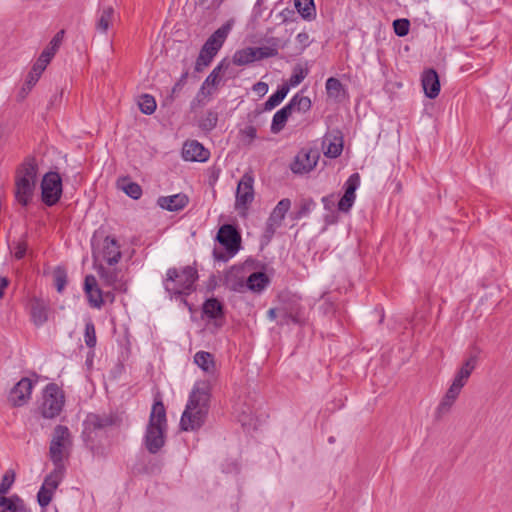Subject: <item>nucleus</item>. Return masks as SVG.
I'll use <instances>...</instances> for the list:
<instances>
[{
	"instance_id": "nucleus-1",
	"label": "nucleus",
	"mask_w": 512,
	"mask_h": 512,
	"mask_svg": "<svg viewBox=\"0 0 512 512\" xmlns=\"http://www.w3.org/2000/svg\"><path fill=\"white\" fill-rule=\"evenodd\" d=\"M210 393L209 381H198L194 384L180 419L182 430L195 431L202 427L209 411Z\"/></svg>"
},
{
	"instance_id": "nucleus-2",
	"label": "nucleus",
	"mask_w": 512,
	"mask_h": 512,
	"mask_svg": "<svg viewBox=\"0 0 512 512\" xmlns=\"http://www.w3.org/2000/svg\"><path fill=\"white\" fill-rule=\"evenodd\" d=\"M198 279L197 270L191 266L183 268H169L166 277L163 280L165 291L170 298L179 299L184 305L188 306L185 296L189 295Z\"/></svg>"
},
{
	"instance_id": "nucleus-3",
	"label": "nucleus",
	"mask_w": 512,
	"mask_h": 512,
	"mask_svg": "<svg viewBox=\"0 0 512 512\" xmlns=\"http://www.w3.org/2000/svg\"><path fill=\"white\" fill-rule=\"evenodd\" d=\"M166 428V410L163 403L157 401L152 406L144 436L145 447L151 454H156L164 446Z\"/></svg>"
},
{
	"instance_id": "nucleus-4",
	"label": "nucleus",
	"mask_w": 512,
	"mask_h": 512,
	"mask_svg": "<svg viewBox=\"0 0 512 512\" xmlns=\"http://www.w3.org/2000/svg\"><path fill=\"white\" fill-rule=\"evenodd\" d=\"M233 21H227L217 30H215L203 44L200 53L196 59L195 71L201 72L209 66L225 43L229 33L232 30Z\"/></svg>"
},
{
	"instance_id": "nucleus-5",
	"label": "nucleus",
	"mask_w": 512,
	"mask_h": 512,
	"mask_svg": "<svg viewBox=\"0 0 512 512\" xmlns=\"http://www.w3.org/2000/svg\"><path fill=\"white\" fill-rule=\"evenodd\" d=\"M312 101L309 97L304 96L302 91L296 93L289 102L279 109L272 118L271 132L279 133L286 125L288 118L294 113H307L311 110Z\"/></svg>"
},
{
	"instance_id": "nucleus-6",
	"label": "nucleus",
	"mask_w": 512,
	"mask_h": 512,
	"mask_svg": "<svg viewBox=\"0 0 512 512\" xmlns=\"http://www.w3.org/2000/svg\"><path fill=\"white\" fill-rule=\"evenodd\" d=\"M64 37V30H61L55 34V36L49 42V45L42 51L38 60L33 65L31 71L28 73L25 86L28 90L38 82L41 74L46 69L54 54L60 47Z\"/></svg>"
},
{
	"instance_id": "nucleus-7",
	"label": "nucleus",
	"mask_w": 512,
	"mask_h": 512,
	"mask_svg": "<svg viewBox=\"0 0 512 512\" xmlns=\"http://www.w3.org/2000/svg\"><path fill=\"white\" fill-rule=\"evenodd\" d=\"M71 445L72 438L68 427L57 425L49 446V456L54 466H64L63 461L68 456Z\"/></svg>"
},
{
	"instance_id": "nucleus-8",
	"label": "nucleus",
	"mask_w": 512,
	"mask_h": 512,
	"mask_svg": "<svg viewBox=\"0 0 512 512\" xmlns=\"http://www.w3.org/2000/svg\"><path fill=\"white\" fill-rule=\"evenodd\" d=\"M64 404L63 390L55 383L47 384L43 390L42 403L39 407L41 415L46 419H53L61 413Z\"/></svg>"
},
{
	"instance_id": "nucleus-9",
	"label": "nucleus",
	"mask_w": 512,
	"mask_h": 512,
	"mask_svg": "<svg viewBox=\"0 0 512 512\" xmlns=\"http://www.w3.org/2000/svg\"><path fill=\"white\" fill-rule=\"evenodd\" d=\"M91 243L95 262L103 260L108 265L113 266L120 261L122 253L120 245L114 237L106 236L100 241L95 234Z\"/></svg>"
},
{
	"instance_id": "nucleus-10",
	"label": "nucleus",
	"mask_w": 512,
	"mask_h": 512,
	"mask_svg": "<svg viewBox=\"0 0 512 512\" xmlns=\"http://www.w3.org/2000/svg\"><path fill=\"white\" fill-rule=\"evenodd\" d=\"M115 423L116 418L111 414H88L83 422V440L88 446L92 447L99 433L105 432L107 428L115 425Z\"/></svg>"
},
{
	"instance_id": "nucleus-11",
	"label": "nucleus",
	"mask_w": 512,
	"mask_h": 512,
	"mask_svg": "<svg viewBox=\"0 0 512 512\" xmlns=\"http://www.w3.org/2000/svg\"><path fill=\"white\" fill-rule=\"evenodd\" d=\"M218 242L226 249L228 256L223 252L214 249L213 255L215 259L220 261H227L233 257L240 249L241 237L238 231L230 224H225L220 227L217 234Z\"/></svg>"
},
{
	"instance_id": "nucleus-12",
	"label": "nucleus",
	"mask_w": 512,
	"mask_h": 512,
	"mask_svg": "<svg viewBox=\"0 0 512 512\" xmlns=\"http://www.w3.org/2000/svg\"><path fill=\"white\" fill-rule=\"evenodd\" d=\"M42 200L48 206L56 204L62 195V179L57 172L50 171L41 182Z\"/></svg>"
},
{
	"instance_id": "nucleus-13",
	"label": "nucleus",
	"mask_w": 512,
	"mask_h": 512,
	"mask_svg": "<svg viewBox=\"0 0 512 512\" xmlns=\"http://www.w3.org/2000/svg\"><path fill=\"white\" fill-rule=\"evenodd\" d=\"M477 365V356L471 355L466 359L455 373L454 379L450 384V406L459 396L462 388L466 385L469 377Z\"/></svg>"
},
{
	"instance_id": "nucleus-14",
	"label": "nucleus",
	"mask_w": 512,
	"mask_h": 512,
	"mask_svg": "<svg viewBox=\"0 0 512 512\" xmlns=\"http://www.w3.org/2000/svg\"><path fill=\"white\" fill-rule=\"evenodd\" d=\"M320 159V153L316 148H303L295 156L290 165L294 174H307L311 172Z\"/></svg>"
},
{
	"instance_id": "nucleus-15",
	"label": "nucleus",
	"mask_w": 512,
	"mask_h": 512,
	"mask_svg": "<svg viewBox=\"0 0 512 512\" xmlns=\"http://www.w3.org/2000/svg\"><path fill=\"white\" fill-rule=\"evenodd\" d=\"M253 183L254 178L250 174L246 173L241 177L236 190V209L246 210L254 200Z\"/></svg>"
},
{
	"instance_id": "nucleus-16",
	"label": "nucleus",
	"mask_w": 512,
	"mask_h": 512,
	"mask_svg": "<svg viewBox=\"0 0 512 512\" xmlns=\"http://www.w3.org/2000/svg\"><path fill=\"white\" fill-rule=\"evenodd\" d=\"M34 383L31 379L24 377L11 389L9 402L14 407L25 405L31 398Z\"/></svg>"
},
{
	"instance_id": "nucleus-17",
	"label": "nucleus",
	"mask_w": 512,
	"mask_h": 512,
	"mask_svg": "<svg viewBox=\"0 0 512 512\" xmlns=\"http://www.w3.org/2000/svg\"><path fill=\"white\" fill-rule=\"evenodd\" d=\"M116 21V13L111 4L100 3L95 16V28L100 34H107Z\"/></svg>"
},
{
	"instance_id": "nucleus-18",
	"label": "nucleus",
	"mask_w": 512,
	"mask_h": 512,
	"mask_svg": "<svg viewBox=\"0 0 512 512\" xmlns=\"http://www.w3.org/2000/svg\"><path fill=\"white\" fill-rule=\"evenodd\" d=\"M360 186V176L358 173H353L344 184V195L338 202V210L341 212H349L356 199V190Z\"/></svg>"
},
{
	"instance_id": "nucleus-19",
	"label": "nucleus",
	"mask_w": 512,
	"mask_h": 512,
	"mask_svg": "<svg viewBox=\"0 0 512 512\" xmlns=\"http://www.w3.org/2000/svg\"><path fill=\"white\" fill-rule=\"evenodd\" d=\"M224 285L233 292L244 293L246 286V274L244 269L241 267H232L229 269L224 276Z\"/></svg>"
},
{
	"instance_id": "nucleus-20",
	"label": "nucleus",
	"mask_w": 512,
	"mask_h": 512,
	"mask_svg": "<svg viewBox=\"0 0 512 512\" xmlns=\"http://www.w3.org/2000/svg\"><path fill=\"white\" fill-rule=\"evenodd\" d=\"M182 156L186 161L205 162L209 159L210 152L200 142L192 140L184 144Z\"/></svg>"
},
{
	"instance_id": "nucleus-21",
	"label": "nucleus",
	"mask_w": 512,
	"mask_h": 512,
	"mask_svg": "<svg viewBox=\"0 0 512 512\" xmlns=\"http://www.w3.org/2000/svg\"><path fill=\"white\" fill-rule=\"evenodd\" d=\"M49 301L34 297L30 300V316L36 326H42L48 320Z\"/></svg>"
},
{
	"instance_id": "nucleus-22",
	"label": "nucleus",
	"mask_w": 512,
	"mask_h": 512,
	"mask_svg": "<svg viewBox=\"0 0 512 512\" xmlns=\"http://www.w3.org/2000/svg\"><path fill=\"white\" fill-rule=\"evenodd\" d=\"M97 272L106 286L114 290L126 291L125 283L121 280L116 268H105L100 264L97 266Z\"/></svg>"
},
{
	"instance_id": "nucleus-23",
	"label": "nucleus",
	"mask_w": 512,
	"mask_h": 512,
	"mask_svg": "<svg viewBox=\"0 0 512 512\" xmlns=\"http://www.w3.org/2000/svg\"><path fill=\"white\" fill-rule=\"evenodd\" d=\"M84 290L91 307L100 309L104 303L103 294L97 287L96 279L93 275H87L84 282Z\"/></svg>"
},
{
	"instance_id": "nucleus-24",
	"label": "nucleus",
	"mask_w": 512,
	"mask_h": 512,
	"mask_svg": "<svg viewBox=\"0 0 512 512\" xmlns=\"http://www.w3.org/2000/svg\"><path fill=\"white\" fill-rule=\"evenodd\" d=\"M422 87L425 95L430 98H436L440 91V82L435 70L429 69L422 74Z\"/></svg>"
},
{
	"instance_id": "nucleus-25",
	"label": "nucleus",
	"mask_w": 512,
	"mask_h": 512,
	"mask_svg": "<svg viewBox=\"0 0 512 512\" xmlns=\"http://www.w3.org/2000/svg\"><path fill=\"white\" fill-rule=\"evenodd\" d=\"M157 204L168 211L182 210L188 204V197L185 194L178 193L170 196H162L157 200Z\"/></svg>"
},
{
	"instance_id": "nucleus-26",
	"label": "nucleus",
	"mask_w": 512,
	"mask_h": 512,
	"mask_svg": "<svg viewBox=\"0 0 512 512\" xmlns=\"http://www.w3.org/2000/svg\"><path fill=\"white\" fill-rule=\"evenodd\" d=\"M38 165L33 157H28L24 160L17 170L16 179L27 180L36 184Z\"/></svg>"
},
{
	"instance_id": "nucleus-27",
	"label": "nucleus",
	"mask_w": 512,
	"mask_h": 512,
	"mask_svg": "<svg viewBox=\"0 0 512 512\" xmlns=\"http://www.w3.org/2000/svg\"><path fill=\"white\" fill-rule=\"evenodd\" d=\"M35 185L32 182H28L27 180H18L15 181V197L16 200L22 205L27 206L30 202L33 192L35 189Z\"/></svg>"
},
{
	"instance_id": "nucleus-28",
	"label": "nucleus",
	"mask_w": 512,
	"mask_h": 512,
	"mask_svg": "<svg viewBox=\"0 0 512 512\" xmlns=\"http://www.w3.org/2000/svg\"><path fill=\"white\" fill-rule=\"evenodd\" d=\"M0 512H31L18 495L0 496Z\"/></svg>"
},
{
	"instance_id": "nucleus-29",
	"label": "nucleus",
	"mask_w": 512,
	"mask_h": 512,
	"mask_svg": "<svg viewBox=\"0 0 512 512\" xmlns=\"http://www.w3.org/2000/svg\"><path fill=\"white\" fill-rule=\"evenodd\" d=\"M270 280L263 272H254L246 276L245 291L249 290L254 293H261L268 286Z\"/></svg>"
},
{
	"instance_id": "nucleus-30",
	"label": "nucleus",
	"mask_w": 512,
	"mask_h": 512,
	"mask_svg": "<svg viewBox=\"0 0 512 512\" xmlns=\"http://www.w3.org/2000/svg\"><path fill=\"white\" fill-rule=\"evenodd\" d=\"M194 363L208 375H214L216 372L214 357L209 352L198 351L195 353Z\"/></svg>"
},
{
	"instance_id": "nucleus-31",
	"label": "nucleus",
	"mask_w": 512,
	"mask_h": 512,
	"mask_svg": "<svg viewBox=\"0 0 512 512\" xmlns=\"http://www.w3.org/2000/svg\"><path fill=\"white\" fill-rule=\"evenodd\" d=\"M326 92L329 98L335 101H342L346 96V89L341 81L337 78L330 77L326 80Z\"/></svg>"
},
{
	"instance_id": "nucleus-32",
	"label": "nucleus",
	"mask_w": 512,
	"mask_h": 512,
	"mask_svg": "<svg viewBox=\"0 0 512 512\" xmlns=\"http://www.w3.org/2000/svg\"><path fill=\"white\" fill-rule=\"evenodd\" d=\"M324 155L329 158H337L343 150L342 138L325 136L323 139Z\"/></svg>"
},
{
	"instance_id": "nucleus-33",
	"label": "nucleus",
	"mask_w": 512,
	"mask_h": 512,
	"mask_svg": "<svg viewBox=\"0 0 512 512\" xmlns=\"http://www.w3.org/2000/svg\"><path fill=\"white\" fill-rule=\"evenodd\" d=\"M228 67V64L225 63V60H222L212 71L211 73L206 77L204 82L201 85L199 94H205L210 95L211 92L208 90L205 92L206 87L208 86H217L220 82V73L223 69H226Z\"/></svg>"
},
{
	"instance_id": "nucleus-34",
	"label": "nucleus",
	"mask_w": 512,
	"mask_h": 512,
	"mask_svg": "<svg viewBox=\"0 0 512 512\" xmlns=\"http://www.w3.org/2000/svg\"><path fill=\"white\" fill-rule=\"evenodd\" d=\"M290 90V85L282 84L278 87L277 91L269 96L267 101L264 103V109L266 111H271L275 107H277L287 96Z\"/></svg>"
},
{
	"instance_id": "nucleus-35",
	"label": "nucleus",
	"mask_w": 512,
	"mask_h": 512,
	"mask_svg": "<svg viewBox=\"0 0 512 512\" xmlns=\"http://www.w3.org/2000/svg\"><path fill=\"white\" fill-rule=\"evenodd\" d=\"M117 186L127 196L131 197L134 200H137L142 196L141 186L136 182L130 181L128 178L119 179L117 182Z\"/></svg>"
},
{
	"instance_id": "nucleus-36",
	"label": "nucleus",
	"mask_w": 512,
	"mask_h": 512,
	"mask_svg": "<svg viewBox=\"0 0 512 512\" xmlns=\"http://www.w3.org/2000/svg\"><path fill=\"white\" fill-rule=\"evenodd\" d=\"M64 471V466H55L54 470L48 476H46L41 487L53 493L60 484Z\"/></svg>"
},
{
	"instance_id": "nucleus-37",
	"label": "nucleus",
	"mask_w": 512,
	"mask_h": 512,
	"mask_svg": "<svg viewBox=\"0 0 512 512\" xmlns=\"http://www.w3.org/2000/svg\"><path fill=\"white\" fill-rule=\"evenodd\" d=\"M203 314L210 319H217L223 316V305L216 298L207 299L203 304Z\"/></svg>"
},
{
	"instance_id": "nucleus-38",
	"label": "nucleus",
	"mask_w": 512,
	"mask_h": 512,
	"mask_svg": "<svg viewBox=\"0 0 512 512\" xmlns=\"http://www.w3.org/2000/svg\"><path fill=\"white\" fill-rule=\"evenodd\" d=\"M255 55L253 47H246L244 49L237 50L234 53L232 60L235 65L244 66L257 61Z\"/></svg>"
},
{
	"instance_id": "nucleus-39",
	"label": "nucleus",
	"mask_w": 512,
	"mask_h": 512,
	"mask_svg": "<svg viewBox=\"0 0 512 512\" xmlns=\"http://www.w3.org/2000/svg\"><path fill=\"white\" fill-rule=\"evenodd\" d=\"M295 7L299 14L307 20L316 16L314 0H294Z\"/></svg>"
},
{
	"instance_id": "nucleus-40",
	"label": "nucleus",
	"mask_w": 512,
	"mask_h": 512,
	"mask_svg": "<svg viewBox=\"0 0 512 512\" xmlns=\"http://www.w3.org/2000/svg\"><path fill=\"white\" fill-rule=\"evenodd\" d=\"M290 207L291 201L288 198L280 200L271 212L269 218H271L272 222L277 221L282 224V221L284 220L285 215L289 211Z\"/></svg>"
},
{
	"instance_id": "nucleus-41",
	"label": "nucleus",
	"mask_w": 512,
	"mask_h": 512,
	"mask_svg": "<svg viewBox=\"0 0 512 512\" xmlns=\"http://www.w3.org/2000/svg\"><path fill=\"white\" fill-rule=\"evenodd\" d=\"M316 202L312 198H304L299 202L298 210L294 214V219L300 220L308 217L315 209Z\"/></svg>"
},
{
	"instance_id": "nucleus-42",
	"label": "nucleus",
	"mask_w": 512,
	"mask_h": 512,
	"mask_svg": "<svg viewBox=\"0 0 512 512\" xmlns=\"http://www.w3.org/2000/svg\"><path fill=\"white\" fill-rule=\"evenodd\" d=\"M139 109L146 115H151L156 110V101L153 96L143 94L138 101Z\"/></svg>"
},
{
	"instance_id": "nucleus-43",
	"label": "nucleus",
	"mask_w": 512,
	"mask_h": 512,
	"mask_svg": "<svg viewBox=\"0 0 512 512\" xmlns=\"http://www.w3.org/2000/svg\"><path fill=\"white\" fill-rule=\"evenodd\" d=\"M218 122V115L214 111H208L200 120L199 127L206 132L212 131Z\"/></svg>"
},
{
	"instance_id": "nucleus-44",
	"label": "nucleus",
	"mask_w": 512,
	"mask_h": 512,
	"mask_svg": "<svg viewBox=\"0 0 512 512\" xmlns=\"http://www.w3.org/2000/svg\"><path fill=\"white\" fill-rule=\"evenodd\" d=\"M84 341L89 348H94L96 346V330L91 319H88L85 323Z\"/></svg>"
},
{
	"instance_id": "nucleus-45",
	"label": "nucleus",
	"mask_w": 512,
	"mask_h": 512,
	"mask_svg": "<svg viewBox=\"0 0 512 512\" xmlns=\"http://www.w3.org/2000/svg\"><path fill=\"white\" fill-rule=\"evenodd\" d=\"M54 284L57 292L62 293L67 284V272L64 268L58 266L53 271Z\"/></svg>"
},
{
	"instance_id": "nucleus-46",
	"label": "nucleus",
	"mask_w": 512,
	"mask_h": 512,
	"mask_svg": "<svg viewBox=\"0 0 512 512\" xmlns=\"http://www.w3.org/2000/svg\"><path fill=\"white\" fill-rule=\"evenodd\" d=\"M308 75V70L300 65L294 67L292 75L289 78L288 85L291 87L298 86Z\"/></svg>"
},
{
	"instance_id": "nucleus-47",
	"label": "nucleus",
	"mask_w": 512,
	"mask_h": 512,
	"mask_svg": "<svg viewBox=\"0 0 512 512\" xmlns=\"http://www.w3.org/2000/svg\"><path fill=\"white\" fill-rule=\"evenodd\" d=\"M257 137V129L253 125H247L240 130L241 141L250 145Z\"/></svg>"
},
{
	"instance_id": "nucleus-48",
	"label": "nucleus",
	"mask_w": 512,
	"mask_h": 512,
	"mask_svg": "<svg viewBox=\"0 0 512 512\" xmlns=\"http://www.w3.org/2000/svg\"><path fill=\"white\" fill-rule=\"evenodd\" d=\"M394 32L399 37H404L409 33L410 22L408 19H396L393 22Z\"/></svg>"
},
{
	"instance_id": "nucleus-49",
	"label": "nucleus",
	"mask_w": 512,
	"mask_h": 512,
	"mask_svg": "<svg viewBox=\"0 0 512 512\" xmlns=\"http://www.w3.org/2000/svg\"><path fill=\"white\" fill-rule=\"evenodd\" d=\"M254 51L256 54L255 56L257 61L265 58L274 57L278 54L277 48L269 46L254 48Z\"/></svg>"
},
{
	"instance_id": "nucleus-50",
	"label": "nucleus",
	"mask_w": 512,
	"mask_h": 512,
	"mask_svg": "<svg viewBox=\"0 0 512 512\" xmlns=\"http://www.w3.org/2000/svg\"><path fill=\"white\" fill-rule=\"evenodd\" d=\"M14 480L15 475L13 472H11V474L7 472L3 475L0 483V496H5L9 492L12 484L14 483Z\"/></svg>"
},
{
	"instance_id": "nucleus-51",
	"label": "nucleus",
	"mask_w": 512,
	"mask_h": 512,
	"mask_svg": "<svg viewBox=\"0 0 512 512\" xmlns=\"http://www.w3.org/2000/svg\"><path fill=\"white\" fill-rule=\"evenodd\" d=\"M53 493L41 487L37 493V500L41 507H46L52 500Z\"/></svg>"
},
{
	"instance_id": "nucleus-52",
	"label": "nucleus",
	"mask_w": 512,
	"mask_h": 512,
	"mask_svg": "<svg viewBox=\"0 0 512 512\" xmlns=\"http://www.w3.org/2000/svg\"><path fill=\"white\" fill-rule=\"evenodd\" d=\"M281 226V223L277 222V221H271V218H268L267 221H266V225H265V230H264V237L267 238V240H270L276 230Z\"/></svg>"
},
{
	"instance_id": "nucleus-53",
	"label": "nucleus",
	"mask_w": 512,
	"mask_h": 512,
	"mask_svg": "<svg viewBox=\"0 0 512 512\" xmlns=\"http://www.w3.org/2000/svg\"><path fill=\"white\" fill-rule=\"evenodd\" d=\"M27 250V245L25 242H18L14 249V257L18 260L22 259Z\"/></svg>"
},
{
	"instance_id": "nucleus-54",
	"label": "nucleus",
	"mask_w": 512,
	"mask_h": 512,
	"mask_svg": "<svg viewBox=\"0 0 512 512\" xmlns=\"http://www.w3.org/2000/svg\"><path fill=\"white\" fill-rule=\"evenodd\" d=\"M269 86L265 82H257L253 86V91L258 93L260 96H264L268 92Z\"/></svg>"
},
{
	"instance_id": "nucleus-55",
	"label": "nucleus",
	"mask_w": 512,
	"mask_h": 512,
	"mask_svg": "<svg viewBox=\"0 0 512 512\" xmlns=\"http://www.w3.org/2000/svg\"><path fill=\"white\" fill-rule=\"evenodd\" d=\"M187 77V73H185L184 75H182L181 79L175 83V85L173 86L172 90H171V99L174 98V95L178 92H180L182 90V87H183V84L185 82V79Z\"/></svg>"
},
{
	"instance_id": "nucleus-56",
	"label": "nucleus",
	"mask_w": 512,
	"mask_h": 512,
	"mask_svg": "<svg viewBox=\"0 0 512 512\" xmlns=\"http://www.w3.org/2000/svg\"><path fill=\"white\" fill-rule=\"evenodd\" d=\"M296 41L303 47L309 45V35L306 32H300L296 36Z\"/></svg>"
},
{
	"instance_id": "nucleus-57",
	"label": "nucleus",
	"mask_w": 512,
	"mask_h": 512,
	"mask_svg": "<svg viewBox=\"0 0 512 512\" xmlns=\"http://www.w3.org/2000/svg\"><path fill=\"white\" fill-rule=\"evenodd\" d=\"M9 281L6 277H0V298L4 295V290L8 286Z\"/></svg>"
},
{
	"instance_id": "nucleus-58",
	"label": "nucleus",
	"mask_w": 512,
	"mask_h": 512,
	"mask_svg": "<svg viewBox=\"0 0 512 512\" xmlns=\"http://www.w3.org/2000/svg\"><path fill=\"white\" fill-rule=\"evenodd\" d=\"M446 399H448V393H446L442 399V402L440 403L438 407V413L442 414L444 413L448 408L446 407Z\"/></svg>"
},
{
	"instance_id": "nucleus-59",
	"label": "nucleus",
	"mask_w": 512,
	"mask_h": 512,
	"mask_svg": "<svg viewBox=\"0 0 512 512\" xmlns=\"http://www.w3.org/2000/svg\"><path fill=\"white\" fill-rule=\"evenodd\" d=\"M239 421L242 423L243 426L252 424V419H250L249 416L245 415V413H243L242 416H239Z\"/></svg>"
},
{
	"instance_id": "nucleus-60",
	"label": "nucleus",
	"mask_w": 512,
	"mask_h": 512,
	"mask_svg": "<svg viewBox=\"0 0 512 512\" xmlns=\"http://www.w3.org/2000/svg\"><path fill=\"white\" fill-rule=\"evenodd\" d=\"M269 320L274 321L277 317V311L275 308H270L267 312Z\"/></svg>"
},
{
	"instance_id": "nucleus-61",
	"label": "nucleus",
	"mask_w": 512,
	"mask_h": 512,
	"mask_svg": "<svg viewBox=\"0 0 512 512\" xmlns=\"http://www.w3.org/2000/svg\"><path fill=\"white\" fill-rule=\"evenodd\" d=\"M328 200H329L328 197H323L322 198V202L324 203L325 207L327 206Z\"/></svg>"
},
{
	"instance_id": "nucleus-62",
	"label": "nucleus",
	"mask_w": 512,
	"mask_h": 512,
	"mask_svg": "<svg viewBox=\"0 0 512 512\" xmlns=\"http://www.w3.org/2000/svg\"><path fill=\"white\" fill-rule=\"evenodd\" d=\"M207 0H196V3L199 5H203Z\"/></svg>"
},
{
	"instance_id": "nucleus-63",
	"label": "nucleus",
	"mask_w": 512,
	"mask_h": 512,
	"mask_svg": "<svg viewBox=\"0 0 512 512\" xmlns=\"http://www.w3.org/2000/svg\"><path fill=\"white\" fill-rule=\"evenodd\" d=\"M214 2H216L217 5L219 6V5H221L224 2V0H214Z\"/></svg>"
}]
</instances>
